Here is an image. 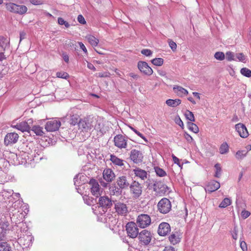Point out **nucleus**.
Returning a JSON list of instances; mask_svg holds the SVG:
<instances>
[{
  "mask_svg": "<svg viewBox=\"0 0 251 251\" xmlns=\"http://www.w3.org/2000/svg\"><path fill=\"white\" fill-rule=\"evenodd\" d=\"M5 7L9 12L21 15L25 14L27 11V8L26 6L13 2L6 3Z\"/></svg>",
  "mask_w": 251,
  "mask_h": 251,
  "instance_id": "nucleus-1",
  "label": "nucleus"
},
{
  "mask_svg": "<svg viewBox=\"0 0 251 251\" xmlns=\"http://www.w3.org/2000/svg\"><path fill=\"white\" fill-rule=\"evenodd\" d=\"M130 192L135 199L139 198L142 195L143 192V187L141 184L138 181L134 180L130 184Z\"/></svg>",
  "mask_w": 251,
  "mask_h": 251,
  "instance_id": "nucleus-2",
  "label": "nucleus"
},
{
  "mask_svg": "<svg viewBox=\"0 0 251 251\" xmlns=\"http://www.w3.org/2000/svg\"><path fill=\"white\" fill-rule=\"evenodd\" d=\"M12 226L9 221L2 218L0 222V240H2L5 235L12 230Z\"/></svg>",
  "mask_w": 251,
  "mask_h": 251,
  "instance_id": "nucleus-3",
  "label": "nucleus"
},
{
  "mask_svg": "<svg viewBox=\"0 0 251 251\" xmlns=\"http://www.w3.org/2000/svg\"><path fill=\"white\" fill-rule=\"evenodd\" d=\"M157 207L160 213L166 214L171 210L172 205L169 199L164 198L158 202Z\"/></svg>",
  "mask_w": 251,
  "mask_h": 251,
  "instance_id": "nucleus-4",
  "label": "nucleus"
},
{
  "mask_svg": "<svg viewBox=\"0 0 251 251\" xmlns=\"http://www.w3.org/2000/svg\"><path fill=\"white\" fill-rule=\"evenodd\" d=\"M126 230L127 236L131 238L137 237L139 233L137 224L133 222H130L126 224Z\"/></svg>",
  "mask_w": 251,
  "mask_h": 251,
  "instance_id": "nucleus-5",
  "label": "nucleus"
},
{
  "mask_svg": "<svg viewBox=\"0 0 251 251\" xmlns=\"http://www.w3.org/2000/svg\"><path fill=\"white\" fill-rule=\"evenodd\" d=\"M138 237L142 245L147 246L151 242L152 236L150 231L144 229L139 233Z\"/></svg>",
  "mask_w": 251,
  "mask_h": 251,
  "instance_id": "nucleus-6",
  "label": "nucleus"
},
{
  "mask_svg": "<svg viewBox=\"0 0 251 251\" xmlns=\"http://www.w3.org/2000/svg\"><path fill=\"white\" fill-rule=\"evenodd\" d=\"M136 223L140 227L144 228L150 225L151 219L149 215L141 214L137 217Z\"/></svg>",
  "mask_w": 251,
  "mask_h": 251,
  "instance_id": "nucleus-7",
  "label": "nucleus"
},
{
  "mask_svg": "<svg viewBox=\"0 0 251 251\" xmlns=\"http://www.w3.org/2000/svg\"><path fill=\"white\" fill-rule=\"evenodd\" d=\"M98 204L102 208L103 211L105 212L108 209L111 207L112 201L107 196H101L99 198Z\"/></svg>",
  "mask_w": 251,
  "mask_h": 251,
  "instance_id": "nucleus-8",
  "label": "nucleus"
},
{
  "mask_svg": "<svg viewBox=\"0 0 251 251\" xmlns=\"http://www.w3.org/2000/svg\"><path fill=\"white\" fill-rule=\"evenodd\" d=\"M60 126L61 122L60 121L52 119L46 123L45 128L47 131L53 132L58 130Z\"/></svg>",
  "mask_w": 251,
  "mask_h": 251,
  "instance_id": "nucleus-9",
  "label": "nucleus"
},
{
  "mask_svg": "<svg viewBox=\"0 0 251 251\" xmlns=\"http://www.w3.org/2000/svg\"><path fill=\"white\" fill-rule=\"evenodd\" d=\"M114 145L119 149H125L127 147V140L122 134H118L114 138Z\"/></svg>",
  "mask_w": 251,
  "mask_h": 251,
  "instance_id": "nucleus-10",
  "label": "nucleus"
},
{
  "mask_svg": "<svg viewBox=\"0 0 251 251\" xmlns=\"http://www.w3.org/2000/svg\"><path fill=\"white\" fill-rule=\"evenodd\" d=\"M89 184L92 194L96 197L100 196L101 195L100 189L98 181L96 179L92 178L90 180Z\"/></svg>",
  "mask_w": 251,
  "mask_h": 251,
  "instance_id": "nucleus-11",
  "label": "nucleus"
},
{
  "mask_svg": "<svg viewBox=\"0 0 251 251\" xmlns=\"http://www.w3.org/2000/svg\"><path fill=\"white\" fill-rule=\"evenodd\" d=\"M19 137V135L16 132L8 133L4 137V144L6 146L14 144L17 142Z\"/></svg>",
  "mask_w": 251,
  "mask_h": 251,
  "instance_id": "nucleus-12",
  "label": "nucleus"
},
{
  "mask_svg": "<svg viewBox=\"0 0 251 251\" xmlns=\"http://www.w3.org/2000/svg\"><path fill=\"white\" fill-rule=\"evenodd\" d=\"M168 189V187L161 181L153 183V190L157 194H164Z\"/></svg>",
  "mask_w": 251,
  "mask_h": 251,
  "instance_id": "nucleus-13",
  "label": "nucleus"
},
{
  "mask_svg": "<svg viewBox=\"0 0 251 251\" xmlns=\"http://www.w3.org/2000/svg\"><path fill=\"white\" fill-rule=\"evenodd\" d=\"M138 68L142 73L147 75H151L153 73L152 69L146 62L139 61L138 63Z\"/></svg>",
  "mask_w": 251,
  "mask_h": 251,
  "instance_id": "nucleus-14",
  "label": "nucleus"
},
{
  "mask_svg": "<svg viewBox=\"0 0 251 251\" xmlns=\"http://www.w3.org/2000/svg\"><path fill=\"white\" fill-rule=\"evenodd\" d=\"M130 158L134 163L137 164L142 162L143 155L141 151L134 149L130 151Z\"/></svg>",
  "mask_w": 251,
  "mask_h": 251,
  "instance_id": "nucleus-15",
  "label": "nucleus"
},
{
  "mask_svg": "<svg viewBox=\"0 0 251 251\" xmlns=\"http://www.w3.org/2000/svg\"><path fill=\"white\" fill-rule=\"evenodd\" d=\"M170 231L171 226L168 223L162 222L159 224L157 232L160 236H166Z\"/></svg>",
  "mask_w": 251,
  "mask_h": 251,
  "instance_id": "nucleus-16",
  "label": "nucleus"
},
{
  "mask_svg": "<svg viewBox=\"0 0 251 251\" xmlns=\"http://www.w3.org/2000/svg\"><path fill=\"white\" fill-rule=\"evenodd\" d=\"M115 209L118 214L121 215H126L128 212L126 205L120 201L115 203Z\"/></svg>",
  "mask_w": 251,
  "mask_h": 251,
  "instance_id": "nucleus-17",
  "label": "nucleus"
},
{
  "mask_svg": "<svg viewBox=\"0 0 251 251\" xmlns=\"http://www.w3.org/2000/svg\"><path fill=\"white\" fill-rule=\"evenodd\" d=\"M236 131L239 136L245 138L249 136V133L246 126L242 123H238L235 126Z\"/></svg>",
  "mask_w": 251,
  "mask_h": 251,
  "instance_id": "nucleus-18",
  "label": "nucleus"
},
{
  "mask_svg": "<svg viewBox=\"0 0 251 251\" xmlns=\"http://www.w3.org/2000/svg\"><path fill=\"white\" fill-rule=\"evenodd\" d=\"M34 240L33 237L30 235H24L23 237H20L19 239V243L23 245L25 247H28L31 245L32 241Z\"/></svg>",
  "mask_w": 251,
  "mask_h": 251,
  "instance_id": "nucleus-19",
  "label": "nucleus"
},
{
  "mask_svg": "<svg viewBox=\"0 0 251 251\" xmlns=\"http://www.w3.org/2000/svg\"><path fill=\"white\" fill-rule=\"evenodd\" d=\"M117 184L118 186L122 189H126L130 185V183L127 180V177L125 176H119L117 179Z\"/></svg>",
  "mask_w": 251,
  "mask_h": 251,
  "instance_id": "nucleus-20",
  "label": "nucleus"
},
{
  "mask_svg": "<svg viewBox=\"0 0 251 251\" xmlns=\"http://www.w3.org/2000/svg\"><path fill=\"white\" fill-rule=\"evenodd\" d=\"M220 187V184L218 181L213 180H211L205 186V190L206 192L211 193L216 191Z\"/></svg>",
  "mask_w": 251,
  "mask_h": 251,
  "instance_id": "nucleus-21",
  "label": "nucleus"
},
{
  "mask_svg": "<svg viewBox=\"0 0 251 251\" xmlns=\"http://www.w3.org/2000/svg\"><path fill=\"white\" fill-rule=\"evenodd\" d=\"M103 179L107 182H112L115 178L116 176L111 169H105L102 174Z\"/></svg>",
  "mask_w": 251,
  "mask_h": 251,
  "instance_id": "nucleus-22",
  "label": "nucleus"
},
{
  "mask_svg": "<svg viewBox=\"0 0 251 251\" xmlns=\"http://www.w3.org/2000/svg\"><path fill=\"white\" fill-rule=\"evenodd\" d=\"M132 171L135 176L143 180L147 179L148 176H149L147 171L138 167L135 168Z\"/></svg>",
  "mask_w": 251,
  "mask_h": 251,
  "instance_id": "nucleus-23",
  "label": "nucleus"
},
{
  "mask_svg": "<svg viewBox=\"0 0 251 251\" xmlns=\"http://www.w3.org/2000/svg\"><path fill=\"white\" fill-rule=\"evenodd\" d=\"M31 120L29 119L27 122H22L19 124V130L22 132H27L30 134V126L29 124L31 123Z\"/></svg>",
  "mask_w": 251,
  "mask_h": 251,
  "instance_id": "nucleus-24",
  "label": "nucleus"
},
{
  "mask_svg": "<svg viewBox=\"0 0 251 251\" xmlns=\"http://www.w3.org/2000/svg\"><path fill=\"white\" fill-rule=\"evenodd\" d=\"M181 238L179 233L177 231L173 232L169 237V240L171 244L176 245L180 241Z\"/></svg>",
  "mask_w": 251,
  "mask_h": 251,
  "instance_id": "nucleus-25",
  "label": "nucleus"
},
{
  "mask_svg": "<svg viewBox=\"0 0 251 251\" xmlns=\"http://www.w3.org/2000/svg\"><path fill=\"white\" fill-rule=\"evenodd\" d=\"M173 90L175 93L179 97H183L185 95H187L188 94V92L186 89L179 86H174Z\"/></svg>",
  "mask_w": 251,
  "mask_h": 251,
  "instance_id": "nucleus-26",
  "label": "nucleus"
},
{
  "mask_svg": "<svg viewBox=\"0 0 251 251\" xmlns=\"http://www.w3.org/2000/svg\"><path fill=\"white\" fill-rule=\"evenodd\" d=\"M31 131H32L37 136H43L44 134L43 127L39 125H34L31 127H30V132Z\"/></svg>",
  "mask_w": 251,
  "mask_h": 251,
  "instance_id": "nucleus-27",
  "label": "nucleus"
},
{
  "mask_svg": "<svg viewBox=\"0 0 251 251\" xmlns=\"http://www.w3.org/2000/svg\"><path fill=\"white\" fill-rule=\"evenodd\" d=\"M110 160L115 165H117L119 166H122L124 165V160L120 158H118L115 155L111 154Z\"/></svg>",
  "mask_w": 251,
  "mask_h": 251,
  "instance_id": "nucleus-28",
  "label": "nucleus"
},
{
  "mask_svg": "<svg viewBox=\"0 0 251 251\" xmlns=\"http://www.w3.org/2000/svg\"><path fill=\"white\" fill-rule=\"evenodd\" d=\"M78 126L79 128L81 129L82 130H87L90 128V124L85 120H82L80 119Z\"/></svg>",
  "mask_w": 251,
  "mask_h": 251,
  "instance_id": "nucleus-29",
  "label": "nucleus"
},
{
  "mask_svg": "<svg viewBox=\"0 0 251 251\" xmlns=\"http://www.w3.org/2000/svg\"><path fill=\"white\" fill-rule=\"evenodd\" d=\"M86 38L88 41L89 43L93 46V47H96L99 42V40L97 38H96L95 36L91 35H88L86 37Z\"/></svg>",
  "mask_w": 251,
  "mask_h": 251,
  "instance_id": "nucleus-30",
  "label": "nucleus"
},
{
  "mask_svg": "<svg viewBox=\"0 0 251 251\" xmlns=\"http://www.w3.org/2000/svg\"><path fill=\"white\" fill-rule=\"evenodd\" d=\"M181 103V100L179 99H169L166 101V103L169 106L175 107Z\"/></svg>",
  "mask_w": 251,
  "mask_h": 251,
  "instance_id": "nucleus-31",
  "label": "nucleus"
},
{
  "mask_svg": "<svg viewBox=\"0 0 251 251\" xmlns=\"http://www.w3.org/2000/svg\"><path fill=\"white\" fill-rule=\"evenodd\" d=\"M84 177V176L80 175V174H77L76 175L75 177L74 178V184L77 186H79L83 184V180L82 181L81 179L82 178Z\"/></svg>",
  "mask_w": 251,
  "mask_h": 251,
  "instance_id": "nucleus-32",
  "label": "nucleus"
},
{
  "mask_svg": "<svg viewBox=\"0 0 251 251\" xmlns=\"http://www.w3.org/2000/svg\"><path fill=\"white\" fill-rule=\"evenodd\" d=\"M109 190L110 192L113 195L118 196L121 194L122 193V189L118 186H112L109 188Z\"/></svg>",
  "mask_w": 251,
  "mask_h": 251,
  "instance_id": "nucleus-33",
  "label": "nucleus"
},
{
  "mask_svg": "<svg viewBox=\"0 0 251 251\" xmlns=\"http://www.w3.org/2000/svg\"><path fill=\"white\" fill-rule=\"evenodd\" d=\"M187 125L188 128L190 130L193 131V132H194L195 133H197L199 132V127L195 124H194L192 122H187Z\"/></svg>",
  "mask_w": 251,
  "mask_h": 251,
  "instance_id": "nucleus-34",
  "label": "nucleus"
},
{
  "mask_svg": "<svg viewBox=\"0 0 251 251\" xmlns=\"http://www.w3.org/2000/svg\"><path fill=\"white\" fill-rule=\"evenodd\" d=\"M0 251H12L10 245L7 242L0 243Z\"/></svg>",
  "mask_w": 251,
  "mask_h": 251,
  "instance_id": "nucleus-35",
  "label": "nucleus"
},
{
  "mask_svg": "<svg viewBox=\"0 0 251 251\" xmlns=\"http://www.w3.org/2000/svg\"><path fill=\"white\" fill-rule=\"evenodd\" d=\"M80 120V118L78 115H73L71 117V119L70 121V124L72 126L78 125V123L79 122Z\"/></svg>",
  "mask_w": 251,
  "mask_h": 251,
  "instance_id": "nucleus-36",
  "label": "nucleus"
},
{
  "mask_svg": "<svg viewBox=\"0 0 251 251\" xmlns=\"http://www.w3.org/2000/svg\"><path fill=\"white\" fill-rule=\"evenodd\" d=\"M220 152L221 154L226 153L229 151V147L226 142L223 143L220 146Z\"/></svg>",
  "mask_w": 251,
  "mask_h": 251,
  "instance_id": "nucleus-37",
  "label": "nucleus"
},
{
  "mask_svg": "<svg viewBox=\"0 0 251 251\" xmlns=\"http://www.w3.org/2000/svg\"><path fill=\"white\" fill-rule=\"evenodd\" d=\"M248 153L246 150L238 151H237L235 157L237 159H242L245 157Z\"/></svg>",
  "mask_w": 251,
  "mask_h": 251,
  "instance_id": "nucleus-38",
  "label": "nucleus"
},
{
  "mask_svg": "<svg viewBox=\"0 0 251 251\" xmlns=\"http://www.w3.org/2000/svg\"><path fill=\"white\" fill-rule=\"evenodd\" d=\"M231 204V200L228 198H225L220 203L219 205V207L220 208H225L227 206L230 205Z\"/></svg>",
  "mask_w": 251,
  "mask_h": 251,
  "instance_id": "nucleus-39",
  "label": "nucleus"
},
{
  "mask_svg": "<svg viewBox=\"0 0 251 251\" xmlns=\"http://www.w3.org/2000/svg\"><path fill=\"white\" fill-rule=\"evenodd\" d=\"M154 170L156 175L158 176L163 177L167 175V174L165 172V171L158 167H154Z\"/></svg>",
  "mask_w": 251,
  "mask_h": 251,
  "instance_id": "nucleus-40",
  "label": "nucleus"
},
{
  "mask_svg": "<svg viewBox=\"0 0 251 251\" xmlns=\"http://www.w3.org/2000/svg\"><path fill=\"white\" fill-rule=\"evenodd\" d=\"M151 63L155 66H160L163 64L164 60L161 58H155L151 60Z\"/></svg>",
  "mask_w": 251,
  "mask_h": 251,
  "instance_id": "nucleus-41",
  "label": "nucleus"
},
{
  "mask_svg": "<svg viewBox=\"0 0 251 251\" xmlns=\"http://www.w3.org/2000/svg\"><path fill=\"white\" fill-rule=\"evenodd\" d=\"M185 117L187 119L190 121V122H194L195 121V118L193 112L189 110H187L185 114Z\"/></svg>",
  "mask_w": 251,
  "mask_h": 251,
  "instance_id": "nucleus-42",
  "label": "nucleus"
},
{
  "mask_svg": "<svg viewBox=\"0 0 251 251\" xmlns=\"http://www.w3.org/2000/svg\"><path fill=\"white\" fill-rule=\"evenodd\" d=\"M240 73L244 76L248 77H251V70L247 68H243L241 69L240 70Z\"/></svg>",
  "mask_w": 251,
  "mask_h": 251,
  "instance_id": "nucleus-43",
  "label": "nucleus"
},
{
  "mask_svg": "<svg viewBox=\"0 0 251 251\" xmlns=\"http://www.w3.org/2000/svg\"><path fill=\"white\" fill-rule=\"evenodd\" d=\"M214 57L218 60L222 61L225 58V54L221 51L216 52L214 54Z\"/></svg>",
  "mask_w": 251,
  "mask_h": 251,
  "instance_id": "nucleus-44",
  "label": "nucleus"
},
{
  "mask_svg": "<svg viewBox=\"0 0 251 251\" xmlns=\"http://www.w3.org/2000/svg\"><path fill=\"white\" fill-rule=\"evenodd\" d=\"M214 167L216 170L214 176L219 178L220 177L221 175V167L220 166V165L218 163L216 164Z\"/></svg>",
  "mask_w": 251,
  "mask_h": 251,
  "instance_id": "nucleus-45",
  "label": "nucleus"
},
{
  "mask_svg": "<svg viewBox=\"0 0 251 251\" xmlns=\"http://www.w3.org/2000/svg\"><path fill=\"white\" fill-rule=\"evenodd\" d=\"M56 77L64 79H67L69 77V75L68 73L64 72H58L56 74Z\"/></svg>",
  "mask_w": 251,
  "mask_h": 251,
  "instance_id": "nucleus-46",
  "label": "nucleus"
},
{
  "mask_svg": "<svg viewBox=\"0 0 251 251\" xmlns=\"http://www.w3.org/2000/svg\"><path fill=\"white\" fill-rule=\"evenodd\" d=\"M226 59L228 61L236 60L234 58V56H235V55H234V53L231 51H227L226 53Z\"/></svg>",
  "mask_w": 251,
  "mask_h": 251,
  "instance_id": "nucleus-47",
  "label": "nucleus"
},
{
  "mask_svg": "<svg viewBox=\"0 0 251 251\" xmlns=\"http://www.w3.org/2000/svg\"><path fill=\"white\" fill-rule=\"evenodd\" d=\"M235 57L238 61L244 62L246 60V57L243 53H238L235 54Z\"/></svg>",
  "mask_w": 251,
  "mask_h": 251,
  "instance_id": "nucleus-48",
  "label": "nucleus"
},
{
  "mask_svg": "<svg viewBox=\"0 0 251 251\" xmlns=\"http://www.w3.org/2000/svg\"><path fill=\"white\" fill-rule=\"evenodd\" d=\"M58 23L60 25H64L66 28L70 27V24L65 21L62 18L59 17L58 18Z\"/></svg>",
  "mask_w": 251,
  "mask_h": 251,
  "instance_id": "nucleus-49",
  "label": "nucleus"
},
{
  "mask_svg": "<svg viewBox=\"0 0 251 251\" xmlns=\"http://www.w3.org/2000/svg\"><path fill=\"white\" fill-rule=\"evenodd\" d=\"M83 199L85 203L88 205H91L93 203V199L90 198L88 196H84Z\"/></svg>",
  "mask_w": 251,
  "mask_h": 251,
  "instance_id": "nucleus-50",
  "label": "nucleus"
},
{
  "mask_svg": "<svg viewBox=\"0 0 251 251\" xmlns=\"http://www.w3.org/2000/svg\"><path fill=\"white\" fill-rule=\"evenodd\" d=\"M168 43L170 48L173 50H175L176 49L177 45L176 43L171 39H168Z\"/></svg>",
  "mask_w": 251,
  "mask_h": 251,
  "instance_id": "nucleus-51",
  "label": "nucleus"
},
{
  "mask_svg": "<svg viewBox=\"0 0 251 251\" xmlns=\"http://www.w3.org/2000/svg\"><path fill=\"white\" fill-rule=\"evenodd\" d=\"M141 52L142 54L146 56H150L152 54V51L149 49H143Z\"/></svg>",
  "mask_w": 251,
  "mask_h": 251,
  "instance_id": "nucleus-52",
  "label": "nucleus"
},
{
  "mask_svg": "<svg viewBox=\"0 0 251 251\" xmlns=\"http://www.w3.org/2000/svg\"><path fill=\"white\" fill-rule=\"evenodd\" d=\"M250 215H251V213L249 211H247L245 209L242 210L241 213V217H242V218L243 219H245L247 218L248 217H249L250 216Z\"/></svg>",
  "mask_w": 251,
  "mask_h": 251,
  "instance_id": "nucleus-53",
  "label": "nucleus"
},
{
  "mask_svg": "<svg viewBox=\"0 0 251 251\" xmlns=\"http://www.w3.org/2000/svg\"><path fill=\"white\" fill-rule=\"evenodd\" d=\"M175 121L177 125H179L181 127L183 128L184 125L183 122L181 121L179 117L178 116L176 117L175 118Z\"/></svg>",
  "mask_w": 251,
  "mask_h": 251,
  "instance_id": "nucleus-54",
  "label": "nucleus"
},
{
  "mask_svg": "<svg viewBox=\"0 0 251 251\" xmlns=\"http://www.w3.org/2000/svg\"><path fill=\"white\" fill-rule=\"evenodd\" d=\"M237 233H238V229L237 228L236 226H234L232 233V238L236 240L237 238Z\"/></svg>",
  "mask_w": 251,
  "mask_h": 251,
  "instance_id": "nucleus-55",
  "label": "nucleus"
},
{
  "mask_svg": "<svg viewBox=\"0 0 251 251\" xmlns=\"http://www.w3.org/2000/svg\"><path fill=\"white\" fill-rule=\"evenodd\" d=\"M29 1L33 5H40L43 3L42 0H29Z\"/></svg>",
  "mask_w": 251,
  "mask_h": 251,
  "instance_id": "nucleus-56",
  "label": "nucleus"
},
{
  "mask_svg": "<svg viewBox=\"0 0 251 251\" xmlns=\"http://www.w3.org/2000/svg\"><path fill=\"white\" fill-rule=\"evenodd\" d=\"M184 138L188 142H191L193 141V138L187 132H185L184 134Z\"/></svg>",
  "mask_w": 251,
  "mask_h": 251,
  "instance_id": "nucleus-57",
  "label": "nucleus"
},
{
  "mask_svg": "<svg viewBox=\"0 0 251 251\" xmlns=\"http://www.w3.org/2000/svg\"><path fill=\"white\" fill-rule=\"evenodd\" d=\"M77 20L79 22V23L81 24H85L86 23V21L84 17L81 15H79L78 16Z\"/></svg>",
  "mask_w": 251,
  "mask_h": 251,
  "instance_id": "nucleus-58",
  "label": "nucleus"
},
{
  "mask_svg": "<svg viewBox=\"0 0 251 251\" xmlns=\"http://www.w3.org/2000/svg\"><path fill=\"white\" fill-rule=\"evenodd\" d=\"M151 181V180L148 179L146 182V186L149 189H153V183H152Z\"/></svg>",
  "mask_w": 251,
  "mask_h": 251,
  "instance_id": "nucleus-59",
  "label": "nucleus"
},
{
  "mask_svg": "<svg viewBox=\"0 0 251 251\" xmlns=\"http://www.w3.org/2000/svg\"><path fill=\"white\" fill-rule=\"evenodd\" d=\"M172 157L173 160L175 164H177L179 166H180V165L179 159L174 154H172Z\"/></svg>",
  "mask_w": 251,
  "mask_h": 251,
  "instance_id": "nucleus-60",
  "label": "nucleus"
},
{
  "mask_svg": "<svg viewBox=\"0 0 251 251\" xmlns=\"http://www.w3.org/2000/svg\"><path fill=\"white\" fill-rule=\"evenodd\" d=\"M109 73L107 72L99 73L98 76L100 77H107L109 76Z\"/></svg>",
  "mask_w": 251,
  "mask_h": 251,
  "instance_id": "nucleus-61",
  "label": "nucleus"
},
{
  "mask_svg": "<svg viewBox=\"0 0 251 251\" xmlns=\"http://www.w3.org/2000/svg\"><path fill=\"white\" fill-rule=\"evenodd\" d=\"M162 251H176L175 248L172 246H167L164 248Z\"/></svg>",
  "mask_w": 251,
  "mask_h": 251,
  "instance_id": "nucleus-62",
  "label": "nucleus"
},
{
  "mask_svg": "<svg viewBox=\"0 0 251 251\" xmlns=\"http://www.w3.org/2000/svg\"><path fill=\"white\" fill-rule=\"evenodd\" d=\"M78 44L80 46V49L85 53H87V49L85 47V46H84V45L82 43V42H78Z\"/></svg>",
  "mask_w": 251,
  "mask_h": 251,
  "instance_id": "nucleus-63",
  "label": "nucleus"
},
{
  "mask_svg": "<svg viewBox=\"0 0 251 251\" xmlns=\"http://www.w3.org/2000/svg\"><path fill=\"white\" fill-rule=\"evenodd\" d=\"M240 247H241V248H242V249L243 250V251H244L245 250H247V247L246 243L244 241L241 242V243H240Z\"/></svg>",
  "mask_w": 251,
  "mask_h": 251,
  "instance_id": "nucleus-64",
  "label": "nucleus"
}]
</instances>
